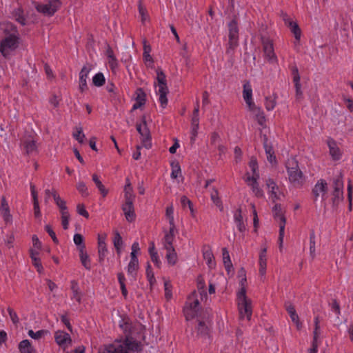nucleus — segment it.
<instances>
[{
    "instance_id": "1",
    "label": "nucleus",
    "mask_w": 353,
    "mask_h": 353,
    "mask_svg": "<svg viewBox=\"0 0 353 353\" xmlns=\"http://www.w3.org/2000/svg\"><path fill=\"white\" fill-rule=\"evenodd\" d=\"M285 167L290 183L294 186H301L304 182V176L299 166L298 161L295 157L288 159L285 163Z\"/></svg>"
},
{
    "instance_id": "2",
    "label": "nucleus",
    "mask_w": 353,
    "mask_h": 353,
    "mask_svg": "<svg viewBox=\"0 0 353 353\" xmlns=\"http://www.w3.org/2000/svg\"><path fill=\"white\" fill-rule=\"evenodd\" d=\"M19 37L10 34L0 42V52L5 57L10 54V51L14 50L19 46Z\"/></svg>"
},
{
    "instance_id": "3",
    "label": "nucleus",
    "mask_w": 353,
    "mask_h": 353,
    "mask_svg": "<svg viewBox=\"0 0 353 353\" xmlns=\"http://www.w3.org/2000/svg\"><path fill=\"white\" fill-rule=\"evenodd\" d=\"M136 127L137 132L141 137L142 145L147 149L150 148L152 147V137L150 134V131L148 127L145 115L142 116L141 123H137Z\"/></svg>"
},
{
    "instance_id": "4",
    "label": "nucleus",
    "mask_w": 353,
    "mask_h": 353,
    "mask_svg": "<svg viewBox=\"0 0 353 353\" xmlns=\"http://www.w3.org/2000/svg\"><path fill=\"white\" fill-rule=\"evenodd\" d=\"M211 315L208 309L203 312V319L198 320L197 336L203 339L210 337Z\"/></svg>"
},
{
    "instance_id": "5",
    "label": "nucleus",
    "mask_w": 353,
    "mask_h": 353,
    "mask_svg": "<svg viewBox=\"0 0 353 353\" xmlns=\"http://www.w3.org/2000/svg\"><path fill=\"white\" fill-rule=\"evenodd\" d=\"M229 28V48L227 52H230V50L234 49L239 44V27L236 19H232L228 24Z\"/></svg>"
},
{
    "instance_id": "6",
    "label": "nucleus",
    "mask_w": 353,
    "mask_h": 353,
    "mask_svg": "<svg viewBox=\"0 0 353 353\" xmlns=\"http://www.w3.org/2000/svg\"><path fill=\"white\" fill-rule=\"evenodd\" d=\"M60 0H49L45 4H38L36 9L38 12L47 16H52L60 8Z\"/></svg>"
},
{
    "instance_id": "7",
    "label": "nucleus",
    "mask_w": 353,
    "mask_h": 353,
    "mask_svg": "<svg viewBox=\"0 0 353 353\" xmlns=\"http://www.w3.org/2000/svg\"><path fill=\"white\" fill-rule=\"evenodd\" d=\"M334 191L332 192L333 206H337L341 201L343 199V182L341 176H338L333 181Z\"/></svg>"
},
{
    "instance_id": "8",
    "label": "nucleus",
    "mask_w": 353,
    "mask_h": 353,
    "mask_svg": "<svg viewBox=\"0 0 353 353\" xmlns=\"http://www.w3.org/2000/svg\"><path fill=\"white\" fill-rule=\"evenodd\" d=\"M261 42L265 57L270 61H276V57L274 51L272 41L268 37L262 36Z\"/></svg>"
},
{
    "instance_id": "9",
    "label": "nucleus",
    "mask_w": 353,
    "mask_h": 353,
    "mask_svg": "<svg viewBox=\"0 0 353 353\" xmlns=\"http://www.w3.org/2000/svg\"><path fill=\"white\" fill-rule=\"evenodd\" d=\"M238 304L241 318H243L245 315L248 320L250 321L252 314L251 300L241 301Z\"/></svg>"
},
{
    "instance_id": "10",
    "label": "nucleus",
    "mask_w": 353,
    "mask_h": 353,
    "mask_svg": "<svg viewBox=\"0 0 353 353\" xmlns=\"http://www.w3.org/2000/svg\"><path fill=\"white\" fill-rule=\"evenodd\" d=\"M327 183L323 179H320L318 181L317 183L314 185L312 189V194L314 196V201H317L320 193L322 194V197H323L324 194H325L327 192Z\"/></svg>"
},
{
    "instance_id": "11",
    "label": "nucleus",
    "mask_w": 353,
    "mask_h": 353,
    "mask_svg": "<svg viewBox=\"0 0 353 353\" xmlns=\"http://www.w3.org/2000/svg\"><path fill=\"white\" fill-rule=\"evenodd\" d=\"M98 353H127L122 349L121 342H114V343L104 345L99 349Z\"/></svg>"
},
{
    "instance_id": "12",
    "label": "nucleus",
    "mask_w": 353,
    "mask_h": 353,
    "mask_svg": "<svg viewBox=\"0 0 353 353\" xmlns=\"http://www.w3.org/2000/svg\"><path fill=\"white\" fill-rule=\"evenodd\" d=\"M133 202L134 201H125V203L122 205V210L123 211L125 219L130 223L134 221L136 218Z\"/></svg>"
},
{
    "instance_id": "13",
    "label": "nucleus",
    "mask_w": 353,
    "mask_h": 353,
    "mask_svg": "<svg viewBox=\"0 0 353 353\" xmlns=\"http://www.w3.org/2000/svg\"><path fill=\"white\" fill-rule=\"evenodd\" d=\"M121 345L122 349L125 350L127 353H129V351L139 352L141 350L139 343L133 340L132 338H126L123 342H121Z\"/></svg>"
},
{
    "instance_id": "14",
    "label": "nucleus",
    "mask_w": 353,
    "mask_h": 353,
    "mask_svg": "<svg viewBox=\"0 0 353 353\" xmlns=\"http://www.w3.org/2000/svg\"><path fill=\"white\" fill-rule=\"evenodd\" d=\"M243 99L247 103L249 109L255 108V104L252 101V90L251 85L248 81H247L243 85Z\"/></svg>"
},
{
    "instance_id": "15",
    "label": "nucleus",
    "mask_w": 353,
    "mask_h": 353,
    "mask_svg": "<svg viewBox=\"0 0 353 353\" xmlns=\"http://www.w3.org/2000/svg\"><path fill=\"white\" fill-rule=\"evenodd\" d=\"M106 234L98 235V253H99V261L101 263L104 261L105 254L108 251L105 240Z\"/></svg>"
},
{
    "instance_id": "16",
    "label": "nucleus",
    "mask_w": 353,
    "mask_h": 353,
    "mask_svg": "<svg viewBox=\"0 0 353 353\" xmlns=\"http://www.w3.org/2000/svg\"><path fill=\"white\" fill-rule=\"evenodd\" d=\"M268 137L265 134L263 136V147L267 154V159L270 163L276 164L277 161L273 148L271 145L268 144Z\"/></svg>"
},
{
    "instance_id": "17",
    "label": "nucleus",
    "mask_w": 353,
    "mask_h": 353,
    "mask_svg": "<svg viewBox=\"0 0 353 353\" xmlns=\"http://www.w3.org/2000/svg\"><path fill=\"white\" fill-rule=\"evenodd\" d=\"M54 339L56 343L62 346L65 345L67 342L71 343L72 339L69 334L63 332V331H57L54 334Z\"/></svg>"
},
{
    "instance_id": "18",
    "label": "nucleus",
    "mask_w": 353,
    "mask_h": 353,
    "mask_svg": "<svg viewBox=\"0 0 353 353\" xmlns=\"http://www.w3.org/2000/svg\"><path fill=\"white\" fill-rule=\"evenodd\" d=\"M1 203V210L3 219L6 223L10 222L12 221V215L10 213L9 205L4 196H2Z\"/></svg>"
},
{
    "instance_id": "19",
    "label": "nucleus",
    "mask_w": 353,
    "mask_h": 353,
    "mask_svg": "<svg viewBox=\"0 0 353 353\" xmlns=\"http://www.w3.org/2000/svg\"><path fill=\"white\" fill-rule=\"evenodd\" d=\"M327 145L330 149V154L334 160H338L341 157V152L339 148L337 146L336 143L333 139H330L327 141Z\"/></svg>"
},
{
    "instance_id": "20",
    "label": "nucleus",
    "mask_w": 353,
    "mask_h": 353,
    "mask_svg": "<svg viewBox=\"0 0 353 353\" xmlns=\"http://www.w3.org/2000/svg\"><path fill=\"white\" fill-rule=\"evenodd\" d=\"M31 194L33 199V205H34V214L35 217L41 216L40 208L38 201V196L37 192L35 190V186L33 184H30Z\"/></svg>"
},
{
    "instance_id": "21",
    "label": "nucleus",
    "mask_w": 353,
    "mask_h": 353,
    "mask_svg": "<svg viewBox=\"0 0 353 353\" xmlns=\"http://www.w3.org/2000/svg\"><path fill=\"white\" fill-rule=\"evenodd\" d=\"M139 269V260L137 254H130V261L128 265V274L134 276L136 274V272Z\"/></svg>"
},
{
    "instance_id": "22",
    "label": "nucleus",
    "mask_w": 353,
    "mask_h": 353,
    "mask_svg": "<svg viewBox=\"0 0 353 353\" xmlns=\"http://www.w3.org/2000/svg\"><path fill=\"white\" fill-rule=\"evenodd\" d=\"M267 249L263 248L261 250L259 254V273L261 276H264L266 272L267 258H266Z\"/></svg>"
},
{
    "instance_id": "23",
    "label": "nucleus",
    "mask_w": 353,
    "mask_h": 353,
    "mask_svg": "<svg viewBox=\"0 0 353 353\" xmlns=\"http://www.w3.org/2000/svg\"><path fill=\"white\" fill-rule=\"evenodd\" d=\"M174 239V231L172 229H169V231L165 233L163 238L164 248L165 250H170L174 248L173 241Z\"/></svg>"
},
{
    "instance_id": "24",
    "label": "nucleus",
    "mask_w": 353,
    "mask_h": 353,
    "mask_svg": "<svg viewBox=\"0 0 353 353\" xmlns=\"http://www.w3.org/2000/svg\"><path fill=\"white\" fill-rule=\"evenodd\" d=\"M234 221L237 224L238 230L241 232H243L246 230L245 225L243 223V216H242V210L241 208H239L234 216Z\"/></svg>"
},
{
    "instance_id": "25",
    "label": "nucleus",
    "mask_w": 353,
    "mask_h": 353,
    "mask_svg": "<svg viewBox=\"0 0 353 353\" xmlns=\"http://www.w3.org/2000/svg\"><path fill=\"white\" fill-rule=\"evenodd\" d=\"M249 110L250 111L253 112L254 113H255V117L257 121V123L261 126H265L266 119H265V114L263 112V110H261V108L260 107H257L255 105V108L249 109Z\"/></svg>"
},
{
    "instance_id": "26",
    "label": "nucleus",
    "mask_w": 353,
    "mask_h": 353,
    "mask_svg": "<svg viewBox=\"0 0 353 353\" xmlns=\"http://www.w3.org/2000/svg\"><path fill=\"white\" fill-rule=\"evenodd\" d=\"M20 353H36L35 349L28 339L23 340L19 344Z\"/></svg>"
},
{
    "instance_id": "27",
    "label": "nucleus",
    "mask_w": 353,
    "mask_h": 353,
    "mask_svg": "<svg viewBox=\"0 0 353 353\" xmlns=\"http://www.w3.org/2000/svg\"><path fill=\"white\" fill-rule=\"evenodd\" d=\"M157 80L158 81L159 89L163 88L167 90L168 88L167 85L166 77L165 73L161 70V68L157 69Z\"/></svg>"
},
{
    "instance_id": "28",
    "label": "nucleus",
    "mask_w": 353,
    "mask_h": 353,
    "mask_svg": "<svg viewBox=\"0 0 353 353\" xmlns=\"http://www.w3.org/2000/svg\"><path fill=\"white\" fill-rule=\"evenodd\" d=\"M79 251V257L81 262L82 265L88 270L91 269L90 259L88 254V253L85 250L80 249Z\"/></svg>"
},
{
    "instance_id": "29",
    "label": "nucleus",
    "mask_w": 353,
    "mask_h": 353,
    "mask_svg": "<svg viewBox=\"0 0 353 353\" xmlns=\"http://www.w3.org/2000/svg\"><path fill=\"white\" fill-rule=\"evenodd\" d=\"M124 193L125 201H134L135 195L133 193V189L129 179H126V184L124 188Z\"/></svg>"
},
{
    "instance_id": "30",
    "label": "nucleus",
    "mask_w": 353,
    "mask_h": 353,
    "mask_svg": "<svg viewBox=\"0 0 353 353\" xmlns=\"http://www.w3.org/2000/svg\"><path fill=\"white\" fill-rule=\"evenodd\" d=\"M210 197L214 205L219 208L221 212H222L223 210V205L220 197L219 196L218 190L216 188H212Z\"/></svg>"
},
{
    "instance_id": "31",
    "label": "nucleus",
    "mask_w": 353,
    "mask_h": 353,
    "mask_svg": "<svg viewBox=\"0 0 353 353\" xmlns=\"http://www.w3.org/2000/svg\"><path fill=\"white\" fill-rule=\"evenodd\" d=\"M92 181L94 182L96 186L99 189L103 197H105L108 194V190L105 188L101 181L99 180L96 174H92Z\"/></svg>"
},
{
    "instance_id": "32",
    "label": "nucleus",
    "mask_w": 353,
    "mask_h": 353,
    "mask_svg": "<svg viewBox=\"0 0 353 353\" xmlns=\"http://www.w3.org/2000/svg\"><path fill=\"white\" fill-rule=\"evenodd\" d=\"M113 243H114V246L116 249L117 254H120V253L121 252V247L123 244V242L122 240V237L118 231H116L114 232V236L113 238Z\"/></svg>"
},
{
    "instance_id": "33",
    "label": "nucleus",
    "mask_w": 353,
    "mask_h": 353,
    "mask_svg": "<svg viewBox=\"0 0 353 353\" xmlns=\"http://www.w3.org/2000/svg\"><path fill=\"white\" fill-rule=\"evenodd\" d=\"M199 125V119L192 118V121H191V125H192L191 134H192V136L190 138V141H191L192 143H193L194 142L195 138L197 136Z\"/></svg>"
},
{
    "instance_id": "34",
    "label": "nucleus",
    "mask_w": 353,
    "mask_h": 353,
    "mask_svg": "<svg viewBox=\"0 0 353 353\" xmlns=\"http://www.w3.org/2000/svg\"><path fill=\"white\" fill-rule=\"evenodd\" d=\"M203 258L207 262V265L210 268H212L215 266V263L214 261V255L210 249L205 250L203 252Z\"/></svg>"
},
{
    "instance_id": "35",
    "label": "nucleus",
    "mask_w": 353,
    "mask_h": 353,
    "mask_svg": "<svg viewBox=\"0 0 353 353\" xmlns=\"http://www.w3.org/2000/svg\"><path fill=\"white\" fill-rule=\"evenodd\" d=\"M285 307L292 321H297V319H299L298 314H296L294 306L293 305L292 303L290 302H286L285 303Z\"/></svg>"
},
{
    "instance_id": "36",
    "label": "nucleus",
    "mask_w": 353,
    "mask_h": 353,
    "mask_svg": "<svg viewBox=\"0 0 353 353\" xmlns=\"http://www.w3.org/2000/svg\"><path fill=\"white\" fill-rule=\"evenodd\" d=\"M273 211V216L275 219L279 218L280 223L279 225L282 223V217L285 219V216L284 215V212H283L281 204L276 203L274 205L272 209Z\"/></svg>"
},
{
    "instance_id": "37",
    "label": "nucleus",
    "mask_w": 353,
    "mask_h": 353,
    "mask_svg": "<svg viewBox=\"0 0 353 353\" xmlns=\"http://www.w3.org/2000/svg\"><path fill=\"white\" fill-rule=\"evenodd\" d=\"M183 313L187 321L193 319L197 316V310L186 305L183 309Z\"/></svg>"
},
{
    "instance_id": "38",
    "label": "nucleus",
    "mask_w": 353,
    "mask_h": 353,
    "mask_svg": "<svg viewBox=\"0 0 353 353\" xmlns=\"http://www.w3.org/2000/svg\"><path fill=\"white\" fill-rule=\"evenodd\" d=\"M288 27L291 29V32L294 34L295 39L299 40L301 31L298 24L292 21H289Z\"/></svg>"
},
{
    "instance_id": "39",
    "label": "nucleus",
    "mask_w": 353,
    "mask_h": 353,
    "mask_svg": "<svg viewBox=\"0 0 353 353\" xmlns=\"http://www.w3.org/2000/svg\"><path fill=\"white\" fill-rule=\"evenodd\" d=\"M169 92L168 88L167 90H164L163 88L159 89V101L161 103V105L163 108H165L168 105V98L167 94Z\"/></svg>"
},
{
    "instance_id": "40",
    "label": "nucleus",
    "mask_w": 353,
    "mask_h": 353,
    "mask_svg": "<svg viewBox=\"0 0 353 353\" xmlns=\"http://www.w3.org/2000/svg\"><path fill=\"white\" fill-rule=\"evenodd\" d=\"M23 145L27 154H30L37 150L36 142L34 140L26 141Z\"/></svg>"
},
{
    "instance_id": "41",
    "label": "nucleus",
    "mask_w": 353,
    "mask_h": 353,
    "mask_svg": "<svg viewBox=\"0 0 353 353\" xmlns=\"http://www.w3.org/2000/svg\"><path fill=\"white\" fill-rule=\"evenodd\" d=\"M23 10L20 8L16 9L13 12V15L15 18V20L21 23L22 26H25L26 24V20L24 18Z\"/></svg>"
},
{
    "instance_id": "42",
    "label": "nucleus",
    "mask_w": 353,
    "mask_h": 353,
    "mask_svg": "<svg viewBox=\"0 0 353 353\" xmlns=\"http://www.w3.org/2000/svg\"><path fill=\"white\" fill-rule=\"evenodd\" d=\"M166 259L169 264L173 265L176 263L177 255L174 248H170V250H166Z\"/></svg>"
},
{
    "instance_id": "43",
    "label": "nucleus",
    "mask_w": 353,
    "mask_h": 353,
    "mask_svg": "<svg viewBox=\"0 0 353 353\" xmlns=\"http://www.w3.org/2000/svg\"><path fill=\"white\" fill-rule=\"evenodd\" d=\"M285 223H286V219H284L283 217H282V223L280 224L279 234V243L280 251L282 250V248H283V238H284V231H285Z\"/></svg>"
},
{
    "instance_id": "44",
    "label": "nucleus",
    "mask_w": 353,
    "mask_h": 353,
    "mask_svg": "<svg viewBox=\"0 0 353 353\" xmlns=\"http://www.w3.org/2000/svg\"><path fill=\"white\" fill-rule=\"evenodd\" d=\"M105 82V79L104 75L101 72H99L93 77L92 83L97 87L103 85Z\"/></svg>"
},
{
    "instance_id": "45",
    "label": "nucleus",
    "mask_w": 353,
    "mask_h": 353,
    "mask_svg": "<svg viewBox=\"0 0 353 353\" xmlns=\"http://www.w3.org/2000/svg\"><path fill=\"white\" fill-rule=\"evenodd\" d=\"M76 188L82 196L87 197L90 195L88 188L83 181H79L76 185Z\"/></svg>"
},
{
    "instance_id": "46",
    "label": "nucleus",
    "mask_w": 353,
    "mask_h": 353,
    "mask_svg": "<svg viewBox=\"0 0 353 353\" xmlns=\"http://www.w3.org/2000/svg\"><path fill=\"white\" fill-rule=\"evenodd\" d=\"M74 243L78 246V250H80L85 249V245L84 243L83 236L81 234H75L74 235Z\"/></svg>"
},
{
    "instance_id": "47",
    "label": "nucleus",
    "mask_w": 353,
    "mask_h": 353,
    "mask_svg": "<svg viewBox=\"0 0 353 353\" xmlns=\"http://www.w3.org/2000/svg\"><path fill=\"white\" fill-rule=\"evenodd\" d=\"M135 94H136V98H135L136 101H138L140 103L141 102L143 104L145 105V101H146V94L144 92V90H143V88H137L135 92Z\"/></svg>"
},
{
    "instance_id": "48",
    "label": "nucleus",
    "mask_w": 353,
    "mask_h": 353,
    "mask_svg": "<svg viewBox=\"0 0 353 353\" xmlns=\"http://www.w3.org/2000/svg\"><path fill=\"white\" fill-rule=\"evenodd\" d=\"M170 165L172 168L171 177L172 179H176L179 174L181 173V166L178 161H172Z\"/></svg>"
},
{
    "instance_id": "49",
    "label": "nucleus",
    "mask_w": 353,
    "mask_h": 353,
    "mask_svg": "<svg viewBox=\"0 0 353 353\" xmlns=\"http://www.w3.org/2000/svg\"><path fill=\"white\" fill-rule=\"evenodd\" d=\"M181 203L183 208H185L187 205H189V209L190 210L191 214L192 216H194V210L193 208L192 202L186 196H181Z\"/></svg>"
},
{
    "instance_id": "50",
    "label": "nucleus",
    "mask_w": 353,
    "mask_h": 353,
    "mask_svg": "<svg viewBox=\"0 0 353 353\" xmlns=\"http://www.w3.org/2000/svg\"><path fill=\"white\" fill-rule=\"evenodd\" d=\"M310 251L312 259L315 257V234L312 230L310 235Z\"/></svg>"
},
{
    "instance_id": "51",
    "label": "nucleus",
    "mask_w": 353,
    "mask_h": 353,
    "mask_svg": "<svg viewBox=\"0 0 353 353\" xmlns=\"http://www.w3.org/2000/svg\"><path fill=\"white\" fill-rule=\"evenodd\" d=\"M276 97H266L265 106L268 111L272 110L276 105Z\"/></svg>"
},
{
    "instance_id": "52",
    "label": "nucleus",
    "mask_w": 353,
    "mask_h": 353,
    "mask_svg": "<svg viewBox=\"0 0 353 353\" xmlns=\"http://www.w3.org/2000/svg\"><path fill=\"white\" fill-rule=\"evenodd\" d=\"M77 132L73 133V137L79 143H83V139L85 138V134L83 133V128L81 126L76 127Z\"/></svg>"
},
{
    "instance_id": "53",
    "label": "nucleus",
    "mask_w": 353,
    "mask_h": 353,
    "mask_svg": "<svg viewBox=\"0 0 353 353\" xmlns=\"http://www.w3.org/2000/svg\"><path fill=\"white\" fill-rule=\"evenodd\" d=\"M61 214L62 227L64 230H68L69 226V220L70 217L69 211L63 212V213H61Z\"/></svg>"
},
{
    "instance_id": "54",
    "label": "nucleus",
    "mask_w": 353,
    "mask_h": 353,
    "mask_svg": "<svg viewBox=\"0 0 353 353\" xmlns=\"http://www.w3.org/2000/svg\"><path fill=\"white\" fill-rule=\"evenodd\" d=\"M92 68L90 66L89 68L87 65H84L80 73H79V82H85L88 75L91 70Z\"/></svg>"
},
{
    "instance_id": "55",
    "label": "nucleus",
    "mask_w": 353,
    "mask_h": 353,
    "mask_svg": "<svg viewBox=\"0 0 353 353\" xmlns=\"http://www.w3.org/2000/svg\"><path fill=\"white\" fill-rule=\"evenodd\" d=\"M47 333V330H39L36 332H34L33 330H30L28 331V335L32 338V339H41L43 336H44L45 334Z\"/></svg>"
},
{
    "instance_id": "56",
    "label": "nucleus",
    "mask_w": 353,
    "mask_h": 353,
    "mask_svg": "<svg viewBox=\"0 0 353 353\" xmlns=\"http://www.w3.org/2000/svg\"><path fill=\"white\" fill-rule=\"evenodd\" d=\"M146 275L148 279V281L151 285H152L155 282V278L154 276V273L152 272L151 265L149 262H148L147 268H146Z\"/></svg>"
},
{
    "instance_id": "57",
    "label": "nucleus",
    "mask_w": 353,
    "mask_h": 353,
    "mask_svg": "<svg viewBox=\"0 0 353 353\" xmlns=\"http://www.w3.org/2000/svg\"><path fill=\"white\" fill-rule=\"evenodd\" d=\"M250 185L252 186L253 192L257 197H263V192L259 188L258 182L252 183V184H250Z\"/></svg>"
},
{
    "instance_id": "58",
    "label": "nucleus",
    "mask_w": 353,
    "mask_h": 353,
    "mask_svg": "<svg viewBox=\"0 0 353 353\" xmlns=\"http://www.w3.org/2000/svg\"><path fill=\"white\" fill-rule=\"evenodd\" d=\"M45 230L48 233L50 236L52 238L53 242L55 244H58L59 243V240L57 238L55 232L53 231V230L52 229L51 226L50 225H46L45 226Z\"/></svg>"
},
{
    "instance_id": "59",
    "label": "nucleus",
    "mask_w": 353,
    "mask_h": 353,
    "mask_svg": "<svg viewBox=\"0 0 353 353\" xmlns=\"http://www.w3.org/2000/svg\"><path fill=\"white\" fill-rule=\"evenodd\" d=\"M31 259L32 261V264L37 269V271L39 273H41L43 270V268L42 266L40 258L37 256V257H32V259Z\"/></svg>"
},
{
    "instance_id": "60",
    "label": "nucleus",
    "mask_w": 353,
    "mask_h": 353,
    "mask_svg": "<svg viewBox=\"0 0 353 353\" xmlns=\"http://www.w3.org/2000/svg\"><path fill=\"white\" fill-rule=\"evenodd\" d=\"M293 82L294 83L296 90V100H300L303 97V92L301 91V85L300 83V81Z\"/></svg>"
},
{
    "instance_id": "61",
    "label": "nucleus",
    "mask_w": 353,
    "mask_h": 353,
    "mask_svg": "<svg viewBox=\"0 0 353 353\" xmlns=\"http://www.w3.org/2000/svg\"><path fill=\"white\" fill-rule=\"evenodd\" d=\"M7 310L8 312V314L10 315V317L12 323L14 324L17 325L19 322V320L17 313L14 311V310L12 308L10 307H8Z\"/></svg>"
},
{
    "instance_id": "62",
    "label": "nucleus",
    "mask_w": 353,
    "mask_h": 353,
    "mask_svg": "<svg viewBox=\"0 0 353 353\" xmlns=\"http://www.w3.org/2000/svg\"><path fill=\"white\" fill-rule=\"evenodd\" d=\"M77 210L80 215L84 216L85 218L88 219L89 217V214L85 210V205L83 204H78L77 206Z\"/></svg>"
},
{
    "instance_id": "63",
    "label": "nucleus",
    "mask_w": 353,
    "mask_h": 353,
    "mask_svg": "<svg viewBox=\"0 0 353 353\" xmlns=\"http://www.w3.org/2000/svg\"><path fill=\"white\" fill-rule=\"evenodd\" d=\"M237 299L239 301H244V300H249L246 296V288L245 287H241L240 290L239 291L237 294Z\"/></svg>"
},
{
    "instance_id": "64",
    "label": "nucleus",
    "mask_w": 353,
    "mask_h": 353,
    "mask_svg": "<svg viewBox=\"0 0 353 353\" xmlns=\"http://www.w3.org/2000/svg\"><path fill=\"white\" fill-rule=\"evenodd\" d=\"M222 255H223V261L224 265H225L227 263H232L231 260H230L229 252L226 248H223L222 249Z\"/></svg>"
}]
</instances>
